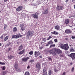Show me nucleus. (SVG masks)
I'll use <instances>...</instances> for the list:
<instances>
[{
    "label": "nucleus",
    "instance_id": "1",
    "mask_svg": "<svg viewBox=\"0 0 75 75\" xmlns=\"http://www.w3.org/2000/svg\"><path fill=\"white\" fill-rule=\"evenodd\" d=\"M59 47L65 50H68L69 49V46H68V45L64 44L63 45L62 43H60L59 44Z\"/></svg>",
    "mask_w": 75,
    "mask_h": 75
},
{
    "label": "nucleus",
    "instance_id": "2",
    "mask_svg": "<svg viewBox=\"0 0 75 75\" xmlns=\"http://www.w3.org/2000/svg\"><path fill=\"white\" fill-rule=\"evenodd\" d=\"M34 33L31 31H28L27 34V37L28 39H29L30 38L32 37Z\"/></svg>",
    "mask_w": 75,
    "mask_h": 75
},
{
    "label": "nucleus",
    "instance_id": "3",
    "mask_svg": "<svg viewBox=\"0 0 75 75\" xmlns=\"http://www.w3.org/2000/svg\"><path fill=\"white\" fill-rule=\"evenodd\" d=\"M22 35H20L19 34H18L15 35H13L12 36V39L13 38H18L20 37H22Z\"/></svg>",
    "mask_w": 75,
    "mask_h": 75
},
{
    "label": "nucleus",
    "instance_id": "4",
    "mask_svg": "<svg viewBox=\"0 0 75 75\" xmlns=\"http://www.w3.org/2000/svg\"><path fill=\"white\" fill-rule=\"evenodd\" d=\"M48 52L50 54H52L53 55H54V56L56 55V53H55L54 50L52 49V50H49Z\"/></svg>",
    "mask_w": 75,
    "mask_h": 75
},
{
    "label": "nucleus",
    "instance_id": "5",
    "mask_svg": "<svg viewBox=\"0 0 75 75\" xmlns=\"http://www.w3.org/2000/svg\"><path fill=\"white\" fill-rule=\"evenodd\" d=\"M23 6H20L19 7L16 8V10L18 12H19V11H21L22 10V9L23 8Z\"/></svg>",
    "mask_w": 75,
    "mask_h": 75
},
{
    "label": "nucleus",
    "instance_id": "6",
    "mask_svg": "<svg viewBox=\"0 0 75 75\" xmlns=\"http://www.w3.org/2000/svg\"><path fill=\"white\" fill-rule=\"evenodd\" d=\"M69 56L73 60L75 59V53H71L69 55Z\"/></svg>",
    "mask_w": 75,
    "mask_h": 75
},
{
    "label": "nucleus",
    "instance_id": "7",
    "mask_svg": "<svg viewBox=\"0 0 75 75\" xmlns=\"http://www.w3.org/2000/svg\"><path fill=\"white\" fill-rule=\"evenodd\" d=\"M36 67L37 69L39 71L41 69V64L40 63H37L36 65Z\"/></svg>",
    "mask_w": 75,
    "mask_h": 75
},
{
    "label": "nucleus",
    "instance_id": "8",
    "mask_svg": "<svg viewBox=\"0 0 75 75\" xmlns=\"http://www.w3.org/2000/svg\"><path fill=\"white\" fill-rule=\"evenodd\" d=\"M40 52L39 51H38V52H37V51L35 52L34 55L35 57H38V55H40Z\"/></svg>",
    "mask_w": 75,
    "mask_h": 75
},
{
    "label": "nucleus",
    "instance_id": "9",
    "mask_svg": "<svg viewBox=\"0 0 75 75\" xmlns=\"http://www.w3.org/2000/svg\"><path fill=\"white\" fill-rule=\"evenodd\" d=\"M29 59V57H24L21 59V60L23 62H26L27 61V60Z\"/></svg>",
    "mask_w": 75,
    "mask_h": 75
},
{
    "label": "nucleus",
    "instance_id": "10",
    "mask_svg": "<svg viewBox=\"0 0 75 75\" xmlns=\"http://www.w3.org/2000/svg\"><path fill=\"white\" fill-rule=\"evenodd\" d=\"M54 53H56V54H60L61 53V50L59 49H56L54 50Z\"/></svg>",
    "mask_w": 75,
    "mask_h": 75
},
{
    "label": "nucleus",
    "instance_id": "11",
    "mask_svg": "<svg viewBox=\"0 0 75 75\" xmlns=\"http://www.w3.org/2000/svg\"><path fill=\"white\" fill-rule=\"evenodd\" d=\"M65 32L66 34H70L71 33V30L68 29H66L65 30Z\"/></svg>",
    "mask_w": 75,
    "mask_h": 75
},
{
    "label": "nucleus",
    "instance_id": "12",
    "mask_svg": "<svg viewBox=\"0 0 75 75\" xmlns=\"http://www.w3.org/2000/svg\"><path fill=\"white\" fill-rule=\"evenodd\" d=\"M39 14V13H36L35 14L33 15V17L35 18H38V15Z\"/></svg>",
    "mask_w": 75,
    "mask_h": 75
},
{
    "label": "nucleus",
    "instance_id": "13",
    "mask_svg": "<svg viewBox=\"0 0 75 75\" xmlns=\"http://www.w3.org/2000/svg\"><path fill=\"white\" fill-rule=\"evenodd\" d=\"M43 14H48V10L46 9L44 10L43 11Z\"/></svg>",
    "mask_w": 75,
    "mask_h": 75
},
{
    "label": "nucleus",
    "instance_id": "14",
    "mask_svg": "<svg viewBox=\"0 0 75 75\" xmlns=\"http://www.w3.org/2000/svg\"><path fill=\"white\" fill-rule=\"evenodd\" d=\"M25 51V49H23V50L19 52L18 54L19 55H21V54H23V53H24V52Z\"/></svg>",
    "mask_w": 75,
    "mask_h": 75
},
{
    "label": "nucleus",
    "instance_id": "15",
    "mask_svg": "<svg viewBox=\"0 0 75 75\" xmlns=\"http://www.w3.org/2000/svg\"><path fill=\"white\" fill-rule=\"evenodd\" d=\"M51 33L52 34H54V35H58V34H59V33L55 31H54L53 32H52Z\"/></svg>",
    "mask_w": 75,
    "mask_h": 75
},
{
    "label": "nucleus",
    "instance_id": "16",
    "mask_svg": "<svg viewBox=\"0 0 75 75\" xmlns=\"http://www.w3.org/2000/svg\"><path fill=\"white\" fill-rule=\"evenodd\" d=\"M55 29L57 30H59L60 28V26L59 25H56L54 28Z\"/></svg>",
    "mask_w": 75,
    "mask_h": 75
},
{
    "label": "nucleus",
    "instance_id": "17",
    "mask_svg": "<svg viewBox=\"0 0 75 75\" xmlns=\"http://www.w3.org/2000/svg\"><path fill=\"white\" fill-rule=\"evenodd\" d=\"M16 71L18 72H21V69L19 68V67H17L15 69Z\"/></svg>",
    "mask_w": 75,
    "mask_h": 75
},
{
    "label": "nucleus",
    "instance_id": "18",
    "mask_svg": "<svg viewBox=\"0 0 75 75\" xmlns=\"http://www.w3.org/2000/svg\"><path fill=\"white\" fill-rule=\"evenodd\" d=\"M69 19H67L65 21V23L66 24H69Z\"/></svg>",
    "mask_w": 75,
    "mask_h": 75
},
{
    "label": "nucleus",
    "instance_id": "19",
    "mask_svg": "<svg viewBox=\"0 0 75 75\" xmlns=\"http://www.w3.org/2000/svg\"><path fill=\"white\" fill-rule=\"evenodd\" d=\"M14 68H15V69L17 68H18V64L17 63H15V64L14 65Z\"/></svg>",
    "mask_w": 75,
    "mask_h": 75
},
{
    "label": "nucleus",
    "instance_id": "20",
    "mask_svg": "<svg viewBox=\"0 0 75 75\" xmlns=\"http://www.w3.org/2000/svg\"><path fill=\"white\" fill-rule=\"evenodd\" d=\"M22 50H23V46L21 45L19 47V48L18 49V50L21 51Z\"/></svg>",
    "mask_w": 75,
    "mask_h": 75
},
{
    "label": "nucleus",
    "instance_id": "21",
    "mask_svg": "<svg viewBox=\"0 0 75 75\" xmlns=\"http://www.w3.org/2000/svg\"><path fill=\"white\" fill-rule=\"evenodd\" d=\"M55 47V44H53L52 45H50V48H52V47Z\"/></svg>",
    "mask_w": 75,
    "mask_h": 75
},
{
    "label": "nucleus",
    "instance_id": "22",
    "mask_svg": "<svg viewBox=\"0 0 75 75\" xmlns=\"http://www.w3.org/2000/svg\"><path fill=\"white\" fill-rule=\"evenodd\" d=\"M52 71L51 70H49V71L48 74L49 75H51L52 74Z\"/></svg>",
    "mask_w": 75,
    "mask_h": 75
},
{
    "label": "nucleus",
    "instance_id": "23",
    "mask_svg": "<svg viewBox=\"0 0 75 75\" xmlns=\"http://www.w3.org/2000/svg\"><path fill=\"white\" fill-rule=\"evenodd\" d=\"M17 31V28L16 27H14L13 28V32H16Z\"/></svg>",
    "mask_w": 75,
    "mask_h": 75
},
{
    "label": "nucleus",
    "instance_id": "24",
    "mask_svg": "<svg viewBox=\"0 0 75 75\" xmlns=\"http://www.w3.org/2000/svg\"><path fill=\"white\" fill-rule=\"evenodd\" d=\"M8 39V36H6L4 38V41H6Z\"/></svg>",
    "mask_w": 75,
    "mask_h": 75
},
{
    "label": "nucleus",
    "instance_id": "25",
    "mask_svg": "<svg viewBox=\"0 0 75 75\" xmlns=\"http://www.w3.org/2000/svg\"><path fill=\"white\" fill-rule=\"evenodd\" d=\"M33 51H31L29 52L28 53V54H29L30 55H32L33 54Z\"/></svg>",
    "mask_w": 75,
    "mask_h": 75
},
{
    "label": "nucleus",
    "instance_id": "26",
    "mask_svg": "<svg viewBox=\"0 0 75 75\" xmlns=\"http://www.w3.org/2000/svg\"><path fill=\"white\" fill-rule=\"evenodd\" d=\"M25 75H30L29 72L26 71L25 73Z\"/></svg>",
    "mask_w": 75,
    "mask_h": 75
},
{
    "label": "nucleus",
    "instance_id": "27",
    "mask_svg": "<svg viewBox=\"0 0 75 75\" xmlns=\"http://www.w3.org/2000/svg\"><path fill=\"white\" fill-rule=\"evenodd\" d=\"M48 43L49 44H54V42H52V40L50 41L49 42H48Z\"/></svg>",
    "mask_w": 75,
    "mask_h": 75
},
{
    "label": "nucleus",
    "instance_id": "28",
    "mask_svg": "<svg viewBox=\"0 0 75 75\" xmlns=\"http://www.w3.org/2000/svg\"><path fill=\"white\" fill-rule=\"evenodd\" d=\"M21 30H22V31H24V30H25V27L23 26L21 28Z\"/></svg>",
    "mask_w": 75,
    "mask_h": 75
},
{
    "label": "nucleus",
    "instance_id": "29",
    "mask_svg": "<svg viewBox=\"0 0 75 75\" xmlns=\"http://www.w3.org/2000/svg\"><path fill=\"white\" fill-rule=\"evenodd\" d=\"M13 58H14V57L13 56H8V58L9 59H11Z\"/></svg>",
    "mask_w": 75,
    "mask_h": 75
},
{
    "label": "nucleus",
    "instance_id": "30",
    "mask_svg": "<svg viewBox=\"0 0 75 75\" xmlns=\"http://www.w3.org/2000/svg\"><path fill=\"white\" fill-rule=\"evenodd\" d=\"M70 51H71L72 52H74L75 51V50L74 49V48H71L70 49Z\"/></svg>",
    "mask_w": 75,
    "mask_h": 75
},
{
    "label": "nucleus",
    "instance_id": "31",
    "mask_svg": "<svg viewBox=\"0 0 75 75\" xmlns=\"http://www.w3.org/2000/svg\"><path fill=\"white\" fill-rule=\"evenodd\" d=\"M56 9L57 10H61L60 9V7L59 6H57Z\"/></svg>",
    "mask_w": 75,
    "mask_h": 75
},
{
    "label": "nucleus",
    "instance_id": "32",
    "mask_svg": "<svg viewBox=\"0 0 75 75\" xmlns=\"http://www.w3.org/2000/svg\"><path fill=\"white\" fill-rule=\"evenodd\" d=\"M43 75H47V73L46 71L43 72Z\"/></svg>",
    "mask_w": 75,
    "mask_h": 75
},
{
    "label": "nucleus",
    "instance_id": "33",
    "mask_svg": "<svg viewBox=\"0 0 75 75\" xmlns=\"http://www.w3.org/2000/svg\"><path fill=\"white\" fill-rule=\"evenodd\" d=\"M20 26L21 28L24 27V24H21L20 25Z\"/></svg>",
    "mask_w": 75,
    "mask_h": 75
},
{
    "label": "nucleus",
    "instance_id": "34",
    "mask_svg": "<svg viewBox=\"0 0 75 75\" xmlns=\"http://www.w3.org/2000/svg\"><path fill=\"white\" fill-rule=\"evenodd\" d=\"M4 25H5L4 27V29L6 30V28H7V25L6 24H5Z\"/></svg>",
    "mask_w": 75,
    "mask_h": 75
},
{
    "label": "nucleus",
    "instance_id": "35",
    "mask_svg": "<svg viewBox=\"0 0 75 75\" xmlns=\"http://www.w3.org/2000/svg\"><path fill=\"white\" fill-rule=\"evenodd\" d=\"M46 71H47V68L46 67L44 68L43 69V72H46Z\"/></svg>",
    "mask_w": 75,
    "mask_h": 75
},
{
    "label": "nucleus",
    "instance_id": "36",
    "mask_svg": "<svg viewBox=\"0 0 75 75\" xmlns=\"http://www.w3.org/2000/svg\"><path fill=\"white\" fill-rule=\"evenodd\" d=\"M52 38V36H49L48 38H47V40H49L50 39H51V38Z\"/></svg>",
    "mask_w": 75,
    "mask_h": 75
},
{
    "label": "nucleus",
    "instance_id": "37",
    "mask_svg": "<svg viewBox=\"0 0 75 75\" xmlns=\"http://www.w3.org/2000/svg\"><path fill=\"white\" fill-rule=\"evenodd\" d=\"M30 62H31V63H33V62H34V60H30Z\"/></svg>",
    "mask_w": 75,
    "mask_h": 75
},
{
    "label": "nucleus",
    "instance_id": "38",
    "mask_svg": "<svg viewBox=\"0 0 75 75\" xmlns=\"http://www.w3.org/2000/svg\"><path fill=\"white\" fill-rule=\"evenodd\" d=\"M10 44H11V42H8V44L6 45V46H9Z\"/></svg>",
    "mask_w": 75,
    "mask_h": 75
},
{
    "label": "nucleus",
    "instance_id": "39",
    "mask_svg": "<svg viewBox=\"0 0 75 75\" xmlns=\"http://www.w3.org/2000/svg\"><path fill=\"white\" fill-rule=\"evenodd\" d=\"M48 58L49 61H52V58H51V57H49Z\"/></svg>",
    "mask_w": 75,
    "mask_h": 75
},
{
    "label": "nucleus",
    "instance_id": "40",
    "mask_svg": "<svg viewBox=\"0 0 75 75\" xmlns=\"http://www.w3.org/2000/svg\"><path fill=\"white\" fill-rule=\"evenodd\" d=\"M71 71L72 72H73L74 71V67H73L72 68Z\"/></svg>",
    "mask_w": 75,
    "mask_h": 75
},
{
    "label": "nucleus",
    "instance_id": "41",
    "mask_svg": "<svg viewBox=\"0 0 75 75\" xmlns=\"http://www.w3.org/2000/svg\"><path fill=\"white\" fill-rule=\"evenodd\" d=\"M6 69V67H5L4 66L3 67L2 69L3 71H4Z\"/></svg>",
    "mask_w": 75,
    "mask_h": 75
},
{
    "label": "nucleus",
    "instance_id": "42",
    "mask_svg": "<svg viewBox=\"0 0 75 75\" xmlns=\"http://www.w3.org/2000/svg\"><path fill=\"white\" fill-rule=\"evenodd\" d=\"M54 41L55 42H58V40L57 39H54Z\"/></svg>",
    "mask_w": 75,
    "mask_h": 75
},
{
    "label": "nucleus",
    "instance_id": "43",
    "mask_svg": "<svg viewBox=\"0 0 75 75\" xmlns=\"http://www.w3.org/2000/svg\"><path fill=\"white\" fill-rule=\"evenodd\" d=\"M71 38L72 39H75V36H71Z\"/></svg>",
    "mask_w": 75,
    "mask_h": 75
},
{
    "label": "nucleus",
    "instance_id": "44",
    "mask_svg": "<svg viewBox=\"0 0 75 75\" xmlns=\"http://www.w3.org/2000/svg\"><path fill=\"white\" fill-rule=\"evenodd\" d=\"M0 64H1V65H4V64H5V63L0 62Z\"/></svg>",
    "mask_w": 75,
    "mask_h": 75
},
{
    "label": "nucleus",
    "instance_id": "45",
    "mask_svg": "<svg viewBox=\"0 0 75 75\" xmlns=\"http://www.w3.org/2000/svg\"><path fill=\"white\" fill-rule=\"evenodd\" d=\"M4 37H3V35H2L0 37V38H1V39H3Z\"/></svg>",
    "mask_w": 75,
    "mask_h": 75
},
{
    "label": "nucleus",
    "instance_id": "46",
    "mask_svg": "<svg viewBox=\"0 0 75 75\" xmlns=\"http://www.w3.org/2000/svg\"><path fill=\"white\" fill-rule=\"evenodd\" d=\"M54 72H58V70L56 69H54Z\"/></svg>",
    "mask_w": 75,
    "mask_h": 75
},
{
    "label": "nucleus",
    "instance_id": "47",
    "mask_svg": "<svg viewBox=\"0 0 75 75\" xmlns=\"http://www.w3.org/2000/svg\"><path fill=\"white\" fill-rule=\"evenodd\" d=\"M62 8H63L62 6L60 7V9L61 10V9H62Z\"/></svg>",
    "mask_w": 75,
    "mask_h": 75
},
{
    "label": "nucleus",
    "instance_id": "48",
    "mask_svg": "<svg viewBox=\"0 0 75 75\" xmlns=\"http://www.w3.org/2000/svg\"><path fill=\"white\" fill-rule=\"evenodd\" d=\"M30 66L29 65H28L27 67V69H30Z\"/></svg>",
    "mask_w": 75,
    "mask_h": 75
},
{
    "label": "nucleus",
    "instance_id": "49",
    "mask_svg": "<svg viewBox=\"0 0 75 75\" xmlns=\"http://www.w3.org/2000/svg\"><path fill=\"white\" fill-rule=\"evenodd\" d=\"M10 50H11V48H8V51H9Z\"/></svg>",
    "mask_w": 75,
    "mask_h": 75
},
{
    "label": "nucleus",
    "instance_id": "50",
    "mask_svg": "<svg viewBox=\"0 0 75 75\" xmlns=\"http://www.w3.org/2000/svg\"><path fill=\"white\" fill-rule=\"evenodd\" d=\"M49 44H50L48 43V44H47L46 45L47 47H48V46H49Z\"/></svg>",
    "mask_w": 75,
    "mask_h": 75
},
{
    "label": "nucleus",
    "instance_id": "51",
    "mask_svg": "<svg viewBox=\"0 0 75 75\" xmlns=\"http://www.w3.org/2000/svg\"><path fill=\"white\" fill-rule=\"evenodd\" d=\"M42 47H40V50H41V49H42Z\"/></svg>",
    "mask_w": 75,
    "mask_h": 75
},
{
    "label": "nucleus",
    "instance_id": "52",
    "mask_svg": "<svg viewBox=\"0 0 75 75\" xmlns=\"http://www.w3.org/2000/svg\"><path fill=\"white\" fill-rule=\"evenodd\" d=\"M8 0H4V2H6V1H7Z\"/></svg>",
    "mask_w": 75,
    "mask_h": 75
},
{
    "label": "nucleus",
    "instance_id": "53",
    "mask_svg": "<svg viewBox=\"0 0 75 75\" xmlns=\"http://www.w3.org/2000/svg\"><path fill=\"white\" fill-rule=\"evenodd\" d=\"M68 0H66L65 1L66 3H67V2H68Z\"/></svg>",
    "mask_w": 75,
    "mask_h": 75
},
{
    "label": "nucleus",
    "instance_id": "54",
    "mask_svg": "<svg viewBox=\"0 0 75 75\" xmlns=\"http://www.w3.org/2000/svg\"><path fill=\"white\" fill-rule=\"evenodd\" d=\"M39 57H40V58H42V55H40L39 56Z\"/></svg>",
    "mask_w": 75,
    "mask_h": 75
},
{
    "label": "nucleus",
    "instance_id": "55",
    "mask_svg": "<svg viewBox=\"0 0 75 75\" xmlns=\"http://www.w3.org/2000/svg\"><path fill=\"white\" fill-rule=\"evenodd\" d=\"M70 64L71 65H72L73 64V63H70Z\"/></svg>",
    "mask_w": 75,
    "mask_h": 75
},
{
    "label": "nucleus",
    "instance_id": "56",
    "mask_svg": "<svg viewBox=\"0 0 75 75\" xmlns=\"http://www.w3.org/2000/svg\"><path fill=\"white\" fill-rule=\"evenodd\" d=\"M45 39V38H43V41H44V42H45V40H44Z\"/></svg>",
    "mask_w": 75,
    "mask_h": 75
},
{
    "label": "nucleus",
    "instance_id": "57",
    "mask_svg": "<svg viewBox=\"0 0 75 75\" xmlns=\"http://www.w3.org/2000/svg\"><path fill=\"white\" fill-rule=\"evenodd\" d=\"M69 45L70 47H71V46H72V45L71 44V45Z\"/></svg>",
    "mask_w": 75,
    "mask_h": 75
},
{
    "label": "nucleus",
    "instance_id": "58",
    "mask_svg": "<svg viewBox=\"0 0 75 75\" xmlns=\"http://www.w3.org/2000/svg\"><path fill=\"white\" fill-rule=\"evenodd\" d=\"M69 27H70L71 28H72V26H70Z\"/></svg>",
    "mask_w": 75,
    "mask_h": 75
},
{
    "label": "nucleus",
    "instance_id": "59",
    "mask_svg": "<svg viewBox=\"0 0 75 75\" xmlns=\"http://www.w3.org/2000/svg\"><path fill=\"white\" fill-rule=\"evenodd\" d=\"M3 74H4V75H5V72H4L3 73Z\"/></svg>",
    "mask_w": 75,
    "mask_h": 75
},
{
    "label": "nucleus",
    "instance_id": "60",
    "mask_svg": "<svg viewBox=\"0 0 75 75\" xmlns=\"http://www.w3.org/2000/svg\"><path fill=\"white\" fill-rule=\"evenodd\" d=\"M1 45H1V44L0 43V46H1Z\"/></svg>",
    "mask_w": 75,
    "mask_h": 75
},
{
    "label": "nucleus",
    "instance_id": "61",
    "mask_svg": "<svg viewBox=\"0 0 75 75\" xmlns=\"http://www.w3.org/2000/svg\"><path fill=\"white\" fill-rule=\"evenodd\" d=\"M24 1H27V0H24Z\"/></svg>",
    "mask_w": 75,
    "mask_h": 75
},
{
    "label": "nucleus",
    "instance_id": "62",
    "mask_svg": "<svg viewBox=\"0 0 75 75\" xmlns=\"http://www.w3.org/2000/svg\"><path fill=\"white\" fill-rule=\"evenodd\" d=\"M41 44H44V42H42V43H41Z\"/></svg>",
    "mask_w": 75,
    "mask_h": 75
},
{
    "label": "nucleus",
    "instance_id": "63",
    "mask_svg": "<svg viewBox=\"0 0 75 75\" xmlns=\"http://www.w3.org/2000/svg\"><path fill=\"white\" fill-rule=\"evenodd\" d=\"M74 8H75V5H74Z\"/></svg>",
    "mask_w": 75,
    "mask_h": 75
},
{
    "label": "nucleus",
    "instance_id": "64",
    "mask_svg": "<svg viewBox=\"0 0 75 75\" xmlns=\"http://www.w3.org/2000/svg\"><path fill=\"white\" fill-rule=\"evenodd\" d=\"M65 40H68V38H65Z\"/></svg>",
    "mask_w": 75,
    "mask_h": 75
}]
</instances>
